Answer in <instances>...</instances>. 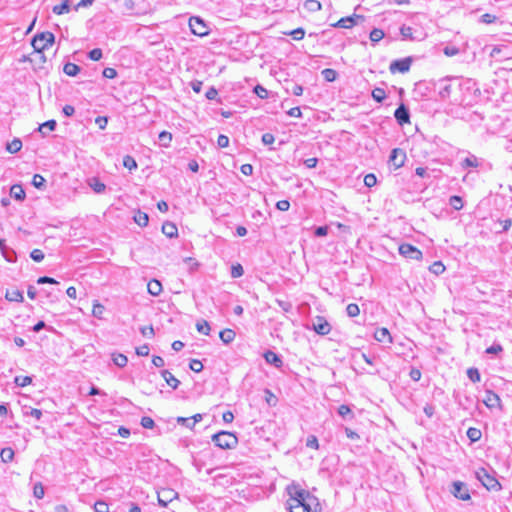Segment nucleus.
Masks as SVG:
<instances>
[{"label":"nucleus","mask_w":512,"mask_h":512,"mask_svg":"<svg viewBox=\"0 0 512 512\" xmlns=\"http://www.w3.org/2000/svg\"><path fill=\"white\" fill-rule=\"evenodd\" d=\"M196 329L201 334L209 335L210 325L207 321L201 320L196 323Z\"/></svg>","instance_id":"nucleus-37"},{"label":"nucleus","mask_w":512,"mask_h":512,"mask_svg":"<svg viewBox=\"0 0 512 512\" xmlns=\"http://www.w3.org/2000/svg\"><path fill=\"white\" fill-rule=\"evenodd\" d=\"M286 492L288 495L286 504L290 512H310L308 499L311 496L307 490L293 482L286 487Z\"/></svg>","instance_id":"nucleus-1"},{"label":"nucleus","mask_w":512,"mask_h":512,"mask_svg":"<svg viewBox=\"0 0 512 512\" xmlns=\"http://www.w3.org/2000/svg\"><path fill=\"white\" fill-rule=\"evenodd\" d=\"M189 367L192 371H194L196 373H199L203 370V364L201 363V361H199L197 359H192L190 361Z\"/></svg>","instance_id":"nucleus-48"},{"label":"nucleus","mask_w":512,"mask_h":512,"mask_svg":"<svg viewBox=\"0 0 512 512\" xmlns=\"http://www.w3.org/2000/svg\"><path fill=\"white\" fill-rule=\"evenodd\" d=\"M254 92L256 93V95L258 97H260L261 99H265L267 98L268 96V91L266 88H264L263 86L261 85H257L255 88H254Z\"/></svg>","instance_id":"nucleus-58"},{"label":"nucleus","mask_w":512,"mask_h":512,"mask_svg":"<svg viewBox=\"0 0 512 512\" xmlns=\"http://www.w3.org/2000/svg\"><path fill=\"white\" fill-rule=\"evenodd\" d=\"M243 273H244V270H243V267L240 264H236V265L232 266L231 276L233 278H239V277H241L243 275Z\"/></svg>","instance_id":"nucleus-51"},{"label":"nucleus","mask_w":512,"mask_h":512,"mask_svg":"<svg viewBox=\"0 0 512 512\" xmlns=\"http://www.w3.org/2000/svg\"><path fill=\"white\" fill-rule=\"evenodd\" d=\"M88 185L93 189L96 193H103L106 189V185L102 183L98 178L93 177L89 179Z\"/></svg>","instance_id":"nucleus-22"},{"label":"nucleus","mask_w":512,"mask_h":512,"mask_svg":"<svg viewBox=\"0 0 512 512\" xmlns=\"http://www.w3.org/2000/svg\"><path fill=\"white\" fill-rule=\"evenodd\" d=\"M429 270L436 274V275H439L441 273H443L445 271V266L443 265L442 262H434L430 267H429Z\"/></svg>","instance_id":"nucleus-44"},{"label":"nucleus","mask_w":512,"mask_h":512,"mask_svg":"<svg viewBox=\"0 0 512 512\" xmlns=\"http://www.w3.org/2000/svg\"><path fill=\"white\" fill-rule=\"evenodd\" d=\"M191 32L197 36H205L208 34V28L204 21L199 17H191L189 20Z\"/></svg>","instance_id":"nucleus-9"},{"label":"nucleus","mask_w":512,"mask_h":512,"mask_svg":"<svg viewBox=\"0 0 512 512\" xmlns=\"http://www.w3.org/2000/svg\"><path fill=\"white\" fill-rule=\"evenodd\" d=\"M495 20H496V16L489 14V13L483 14L480 18V22L485 23V24L494 23Z\"/></svg>","instance_id":"nucleus-60"},{"label":"nucleus","mask_w":512,"mask_h":512,"mask_svg":"<svg viewBox=\"0 0 512 512\" xmlns=\"http://www.w3.org/2000/svg\"><path fill=\"white\" fill-rule=\"evenodd\" d=\"M306 446L309 448L318 449L319 443L317 437L314 435L309 436L306 441Z\"/></svg>","instance_id":"nucleus-56"},{"label":"nucleus","mask_w":512,"mask_h":512,"mask_svg":"<svg viewBox=\"0 0 512 512\" xmlns=\"http://www.w3.org/2000/svg\"><path fill=\"white\" fill-rule=\"evenodd\" d=\"M399 253L407 259L419 260L422 258V252L415 246L404 243L399 246Z\"/></svg>","instance_id":"nucleus-7"},{"label":"nucleus","mask_w":512,"mask_h":512,"mask_svg":"<svg viewBox=\"0 0 512 512\" xmlns=\"http://www.w3.org/2000/svg\"><path fill=\"white\" fill-rule=\"evenodd\" d=\"M161 376L172 389H177L180 385V381L168 370H162Z\"/></svg>","instance_id":"nucleus-17"},{"label":"nucleus","mask_w":512,"mask_h":512,"mask_svg":"<svg viewBox=\"0 0 512 512\" xmlns=\"http://www.w3.org/2000/svg\"><path fill=\"white\" fill-rule=\"evenodd\" d=\"M21 148H22V142L20 139H17V138H15L11 142H9L6 147L7 151L12 154L18 152Z\"/></svg>","instance_id":"nucleus-33"},{"label":"nucleus","mask_w":512,"mask_h":512,"mask_svg":"<svg viewBox=\"0 0 512 512\" xmlns=\"http://www.w3.org/2000/svg\"><path fill=\"white\" fill-rule=\"evenodd\" d=\"M321 73L327 82H333L337 78V72L331 68H326Z\"/></svg>","instance_id":"nucleus-36"},{"label":"nucleus","mask_w":512,"mask_h":512,"mask_svg":"<svg viewBox=\"0 0 512 512\" xmlns=\"http://www.w3.org/2000/svg\"><path fill=\"white\" fill-rule=\"evenodd\" d=\"M217 144L220 148H225L229 145V138L226 135H219L217 139Z\"/></svg>","instance_id":"nucleus-63"},{"label":"nucleus","mask_w":512,"mask_h":512,"mask_svg":"<svg viewBox=\"0 0 512 512\" xmlns=\"http://www.w3.org/2000/svg\"><path fill=\"white\" fill-rule=\"evenodd\" d=\"M312 329L321 336L328 335L331 331L330 323L322 316H317L312 322Z\"/></svg>","instance_id":"nucleus-8"},{"label":"nucleus","mask_w":512,"mask_h":512,"mask_svg":"<svg viewBox=\"0 0 512 512\" xmlns=\"http://www.w3.org/2000/svg\"><path fill=\"white\" fill-rule=\"evenodd\" d=\"M52 11L57 15L68 13L70 11V1L65 0L62 4L54 6Z\"/></svg>","instance_id":"nucleus-29"},{"label":"nucleus","mask_w":512,"mask_h":512,"mask_svg":"<svg viewBox=\"0 0 512 512\" xmlns=\"http://www.w3.org/2000/svg\"><path fill=\"white\" fill-rule=\"evenodd\" d=\"M212 441L221 449H233L238 444L235 434L228 431H221L212 436Z\"/></svg>","instance_id":"nucleus-4"},{"label":"nucleus","mask_w":512,"mask_h":512,"mask_svg":"<svg viewBox=\"0 0 512 512\" xmlns=\"http://www.w3.org/2000/svg\"><path fill=\"white\" fill-rule=\"evenodd\" d=\"M377 183V178L374 174L370 173L364 177V184L367 187H373Z\"/></svg>","instance_id":"nucleus-54"},{"label":"nucleus","mask_w":512,"mask_h":512,"mask_svg":"<svg viewBox=\"0 0 512 512\" xmlns=\"http://www.w3.org/2000/svg\"><path fill=\"white\" fill-rule=\"evenodd\" d=\"M123 165L130 171L137 168V163H136L135 159L130 155H126L123 158Z\"/></svg>","instance_id":"nucleus-41"},{"label":"nucleus","mask_w":512,"mask_h":512,"mask_svg":"<svg viewBox=\"0 0 512 512\" xmlns=\"http://www.w3.org/2000/svg\"><path fill=\"white\" fill-rule=\"evenodd\" d=\"M159 143L163 147H168L172 141V134L167 131H162L159 134Z\"/></svg>","instance_id":"nucleus-32"},{"label":"nucleus","mask_w":512,"mask_h":512,"mask_svg":"<svg viewBox=\"0 0 512 512\" xmlns=\"http://www.w3.org/2000/svg\"><path fill=\"white\" fill-rule=\"evenodd\" d=\"M338 414L343 417V418H346L348 415H351V409L349 406L347 405H341L339 408H338Z\"/></svg>","instance_id":"nucleus-64"},{"label":"nucleus","mask_w":512,"mask_h":512,"mask_svg":"<svg viewBox=\"0 0 512 512\" xmlns=\"http://www.w3.org/2000/svg\"><path fill=\"white\" fill-rule=\"evenodd\" d=\"M362 19V16L354 14L352 16L344 17L338 20L336 23H334L332 26L337 28H352L354 25H356L357 20Z\"/></svg>","instance_id":"nucleus-14"},{"label":"nucleus","mask_w":512,"mask_h":512,"mask_svg":"<svg viewBox=\"0 0 512 512\" xmlns=\"http://www.w3.org/2000/svg\"><path fill=\"white\" fill-rule=\"evenodd\" d=\"M450 493L459 500L470 501L471 494L468 484L461 481H454L451 485Z\"/></svg>","instance_id":"nucleus-6"},{"label":"nucleus","mask_w":512,"mask_h":512,"mask_svg":"<svg viewBox=\"0 0 512 512\" xmlns=\"http://www.w3.org/2000/svg\"><path fill=\"white\" fill-rule=\"evenodd\" d=\"M304 8L309 12H317L321 10L322 5L318 0H306L304 2Z\"/></svg>","instance_id":"nucleus-27"},{"label":"nucleus","mask_w":512,"mask_h":512,"mask_svg":"<svg viewBox=\"0 0 512 512\" xmlns=\"http://www.w3.org/2000/svg\"><path fill=\"white\" fill-rule=\"evenodd\" d=\"M385 34L383 32V30L381 29H378V28H374L371 32H370V35H369V38L372 42L374 43H377L379 42L380 40H382L384 38Z\"/></svg>","instance_id":"nucleus-35"},{"label":"nucleus","mask_w":512,"mask_h":512,"mask_svg":"<svg viewBox=\"0 0 512 512\" xmlns=\"http://www.w3.org/2000/svg\"><path fill=\"white\" fill-rule=\"evenodd\" d=\"M63 71L66 75L74 77L80 72V67L77 64L68 62L64 65Z\"/></svg>","instance_id":"nucleus-26"},{"label":"nucleus","mask_w":512,"mask_h":512,"mask_svg":"<svg viewBox=\"0 0 512 512\" xmlns=\"http://www.w3.org/2000/svg\"><path fill=\"white\" fill-rule=\"evenodd\" d=\"M46 180L40 174H35L32 179V184L34 187L38 189H43L45 187Z\"/></svg>","instance_id":"nucleus-42"},{"label":"nucleus","mask_w":512,"mask_h":512,"mask_svg":"<svg viewBox=\"0 0 512 512\" xmlns=\"http://www.w3.org/2000/svg\"><path fill=\"white\" fill-rule=\"evenodd\" d=\"M102 50L100 48L92 49L88 53V57L93 61H99L102 58Z\"/></svg>","instance_id":"nucleus-49"},{"label":"nucleus","mask_w":512,"mask_h":512,"mask_svg":"<svg viewBox=\"0 0 512 512\" xmlns=\"http://www.w3.org/2000/svg\"><path fill=\"white\" fill-rule=\"evenodd\" d=\"M394 117L400 125L410 122L409 110L404 104H401L394 112Z\"/></svg>","instance_id":"nucleus-15"},{"label":"nucleus","mask_w":512,"mask_h":512,"mask_svg":"<svg viewBox=\"0 0 512 512\" xmlns=\"http://www.w3.org/2000/svg\"><path fill=\"white\" fill-rule=\"evenodd\" d=\"M177 423L178 424H181L189 429H193V421L190 417L186 418V417H178L177 418Z\"/></svg>","instance_id":"nucleus-57"},{"label":"nucleus","mask_w":512,"mask_h":512,"mask_svg":"<svg viewBox=\"0 0 512 512\" xmlns=\"http://www.w3.org/2000/svg\"><path fill=\"white\" fill-rule=\"evenodd\" d=\"M24 415L34 417L36 420H40L42 417V411L36 408H30L24 411Z\"/></svg>","instance_id":"nucleus-47"},{"label":"nucleus","mask_w":512,"mask_h":512,"mask_svg":"<svg viewBox=\"0 0 512 512\" xmlns=\"http://www.w3.org/2000/svg\"><path fill=\"white\" fill-rule=\"evenodd\" d=\"M264 358L267 363L274 365L275 367L279 368L282 366L283 362L279 355H277L273 351H266L264 353Z\"/></svg>","instance_id":"nucleus-18"},{"label":"nucleus","mask_w":512,"mask_h":512,"mask_svg":"<svg viewBox=\"0 0 512 512\" xmlns=\"http://www.w3.org/2000/svg\"><path fill=\"white\" fill-rule=\"evenodd\" d=\"M476 478L482 483L487 490L499 491L502 487L495 477V471L491 472L486 468H479L475 472Z\"/></svg>","instance_id":"nucleus-2"},{"label":"nucleus","mask_w":512,"mask_h":512,"mask_svg":"<svg viewBox=\"0 0 512 512\" xmlns=\"http://www.w3.org/2000/svg\"><path fill=\"white\" fill-rule=\"evenodd\" d=\"M405 159V152L399 148H395L391 151L389 162L395 169H398L404 165Z\"/></svg>","instance_id":"nucleus-12"},{"label":"nucleus","mask_w":512,"mask_h":512,"mask_svg":"<svg viewBox=\"0 0 512 512\" xmlns=\"http://www.w3.org/2000/svg\"><path fill=\"white\" fill-rule=\"evenodd\" d=\"M5 298L10 302L22 303L24 301L23 292L18 289H7Z\"/></svg>","instance_id":"nucleus-16"},{"label":"nucleus","mask_w":512,"mask_h":512,"mask_svg":"<svg viewBox=\"0 0 512 512\" xmlns=\"http://www.w3.org/2000/svg\"><path fill=\"white\" fill-rule=\"evenodd\" d=\"M235 332L232 329H224L219 333L220 339L225 344L231 343L235 339Z\"/></svg>","instance_id":"nucleus-23"},{"label":"nucleus","mask_w":512,"mask_h":512,"mask_svg":"<svg viewBox=\"0 0 512 512\" xmlns=\"http://www.w3.org/2000/svg\"><path fill=\"white\" fill-rule=\"evenodd\" d=\"M112 361L113 363L119 367V368H123L127 365L128 363V358L124 355V354H121V353H113L112 354Z\"/></svg>","instance_id":"nucleus-24"},{"label":"nucleus","mask_w":512,"mask_h":512,"mask_svg":"<svg viewBox=\"0 0 512 512\" xmlns=\"http://www.w3.org/2000/svg\"><path fill=\"white\" fill-rule=\"evenodd\" d=\"M56 125L57 124H56L55 120H48L38 127V131L41 132L43 135H45L46 134L44 131L45 129H48L49 131H53V130H55Z\"/></svg>","instance_id":"nucleus-38"},{"label":"nucleus","mask_w":512,"mask_h":512,"mask_svg":"<svg viewBox=\"0 0 512 512\" xmlns=\"http://www.w3.org/2000/svg\"><path fill=\"white\" fill-rule=\"evenodd\" d=\"M33 492H34V496L37 499H42L44 496V488L40 483L35 484Z\"/></svg>","instance_id":"nucleus-62"},{"label":"nucleus","mask_w":512,"mask_h":512,"mask_svg":"<svg viewBox=\"0 0 512 512\" xmlns=\"http://www.w3.org/2000/svg\"><path fill=\"white\" fill-rule=\"evenodd\" d=\"M481 436H482V432L478 428L470 427L467 430V437L470 439L471 442L479 441Z\"/></svg>","instance_id":"nucleus-31"},{"label":"nucleus","mask_w":512,"mask_h":512,"mask_svg":"<svg viewBox=\"0 0 512 512\" xmlns=\"http://www.w3.org/2000/svg\"><path fill=\"white\" fill-rule=\"evenodd\" d=\"M104 306L101 305L100 303H95L93 305V310H92V313H93V316L97 317V318H101L103 313H104Z\"/></svg>","instance_id":"nucleus-53"},{"label":"nucleus","mask_w":512,"mask_h":512,"mask_svg":"<svg viewBox=\"0 0 512 512\" xmlns=\"http://www.w3.org/2000/svg\"><path fill=\"white\" fill-rule=\"evenodd\" d=\"M450 206H452L455 210H460L463 207V200L459 196H451L450 197Z\"/></svg>","instance_id":"nucleus-45"},{"label":"nucleus","mask_w":512,"mask_h":512,"mask_svg":"<svg viewBox=\"0 0 512 512\" xmlns=\"http://www.w3.org/2000/svg\"><path fill=\"white\" fill-rule=\"evenodd\" d=\"M372 98L378 102V103H381L385 98H386V92L383 88H374L372 90Z\"/></svg>","instance_id":"nucleus-34"},{"label":"nucleus","mask_w":512,"mask_h":512,"mask_svg":"<svg viewBox=\"0 0 512 512\" xmlns=\"http://www.w3.org/2000/svg\"><path fill=\"white\" fill-rule=\"evenodd\" d=\"M346 312H347V315L349 317H356L359 315L360 313V309H359V306L355 303H350L348 304V306L346 307Z\"/></svg>","instance_id":"nucleus-43"},{"label":"nucleus","mask_w":512,"mask_h":512,"mask_svg":"<svg viewBox=\"0 0 512 512\" xmlns=\"http://www.w3.org/2000/svg\"><path fill=\"white\" fill-rule=\"evenodd\" d=\"M55 37L51 32H42L37 34L32 39V46L35 51L42 52L45 49H48L54 43Z\"/></svg>","instance_id":"nucleus-5"},{"label":"nucleus","mask_w":512,"mask_h":512,"mask_svg":"<svg viewBox=\"0 0 512 512\" xmlns=\"http://www.w3.org/2000/svg\"><path fill=\"white\" fill-rule=\"evenodd\" d=\"M467 376L473 383H477L481 380L478 369L474 367H471L467 370Z\"/></svg>","instance_id":"nucleus-39"},{"label":"nucleus","mask_w":512,"mask_h":512,"mask_svg":"<svg viewBox=\"0 0 512 512\" xmlns=\"http://www.w3.org/2000/svg\"><path fill=\"white\" fill-rule=\"evenodd\" d=\"M95 512H109V506L104 501H97L94 505Z\"/></svg>","instance_id":"nucleus-52"},{"label":"nucleus","mask_w":512,"mask_h":512,"mask_svg":"<svg viewBox=\"0 0 512 512\" xmlns=\"http://www.w3.org/2000/svg\"><path fill=\"white\" fill-rule=\"evenodd\" d=\"M32 378L30 376H16L14 378V383L19 387H25L31 384Z\"/></svg>","instance_id":"nucleus-40"},{"label":"nucleus","mask_w":512,"mask_h":512,"mask_svg":"<svg viewBox=\"0 0 512 512\" xmlns=\"http://www.w3.org/2000/svg\"><path fill=\"white\" fill-rule=\"evenodd\" d=\"M483 403L489 409L493 408H501V399L498 394L494 393L491 390L485 391V396L483 398Z\"/></svg>","instance_id":"nucleus-13"},{"label":"nucleus","mask_w":512,"mask_h":512,"mask_svg":"<svg viewBox=\"0 0 512 512\" xmlns=\"http://www.w3.org/2000/svg\"><path fill=\"white\" fill-rule=\"evenodd\" d=\"M30 257L35 261V262H41L43 259H44V253L42 250L40 249H34L31 251L30 253Z\"/></svg>","instance_id":"nucleus-50"},{"label":"nucleus","mask_w":512,"mask_h":512,"mask_svg":"<svg viewBox=\"0 0 512 512\" xmlns=\"http://www.w3.org/2000/svg\"><path fill=\"white\" fill-rule=\"evenodd\" d=\"M0 457L4 463H9L14 458V450L10 447L3 448L0 452Z\"/></svg>","instance_id":"nucleus-28"},{"label":"nucleus","mask_w":512,"mask_h":512,"mask_svg":"<svg viewBox=\"0 0 512 512\" xmlns=\"http://www.w3.org/2000/svg\"><path fill=\"white\" fill-rule=\"evenodd\" d=\"M178 493L170 488L161 489L158 492V503L162 507H167V505L172 502L174 499H177Z\"/></svg>","instance_id":"nucleus-11"},{"label":"nucleus","mask_w":512,"mask_h":512,"mask_svg":"<svg viewBox=\"0 0 512 512\" xmlns=\"http://www.w3.org/2000/svg\"><path fill=\"white\" fill-rule=\"evenodd\" d=\"M276 303L279 305V307H280L284 312H289V311H291V309H292V304H291V302H289V301H284V300L277 299V300H276Z\"/></svg>","instance_id":"nucleus-59"},{"label":"nucleus","mask_w":512,"mask_h":512,"mask_svg":"<svg viewBox=\"0 0 512 512\" xmlns=\"http://www.w3.org/2000/svg\"><path fill=\"white\" fill-rule=\"evenodd\" d=\"M141 425L143 428L152 429L154 427L155 423L151 417L144 416L141 419Z\"/></svg>","instance_id":"nucleus-55"},{"label":"nucleus","mask_w":512,"mask_h":512,"mask_svg":"<svg viewBox=\"0 0 512 512\" xmlns=\"http://www.w3.org/2000/svg\"><path fill=\"white\" fill-rule=\"evenodd\" d=\"M288 35L292 36V38L294 40H302L305 36V31L303 28H297V29H294L292 31H290L289 33H287Z\"/></svg>","instance_id":"nucleus-46"},{"label":"nucleus","mask_w":512,"mask_h":512,"mask_svg":"<svg viewBox=\"0 0 512 512\" xmlns=\"http://www.w3.org/2000/svg\"><path fill=\"white\" fill-rule=\"evenodd\" d=\"M103 76L108 79H113L117 76V72L114 68L107 67L103 70Z\"/></svg>","instance_id":"nucleus-61"},{"label":"nucleus","mask_w":512,"mask_h":512,"mask_svg":"<svg viewBox=\"0 0 512 512\" xmlns=\"http://www.w3.org/2000/svg\"><path fill=\"white\" fill-rule=\"evenodd\" d=\"M162 232L169 238H173L178 235V229L172 222H165L162 225Z\"/></svg>","instance_id":"nucleus-20"},{"label":"nucleus","mask_w":512,"mask_h":512,"mask_svg":"<svg viewBox=\"0 0 512 512\" xmlns=\"http://www.w3.org/2000/svg\"><path fill=\"white\" fill-rule=\"evenodd\" d=\"M10 196L17 201H23L26 197V194L21 185L14 184L10 188Z\"/></svg>","instance_id":"nucleus-19"},{"label":"nucleus","mask_w":512,"mask_h":512,"mask_svg":"<svg viewBox=\"0 0 512 512\" xmlns=\"http://www.w3.org/2000/svg\"><path fill=\"white\" fill-rule=\"evenodd\" d=\"M375 339L379 342H385L386 340L390 343L392 342L390 333L386 328L378 329L375 332Z\"/></svg>","instance_id":"nucleus-25"},{"label":"nucleus","mask_w":512,"mask_h":512,"mask_svg":"<svg viewBox=\"0 0 512 512\" xmlns=\"http://www.w3.org/2000/svg\"><path fill=\"white\" fill-rule=\"evenodd\" d=\"M411 63H412V59L410 57L395 60V61L391 62L390 66H389V70L393 74L397 73V72L406 73L409 71Z\"/></svg>","instance_id":"nucleus-10"},{"label":"nucleus","mask_w":512,"mask_h":512,"mask_svg":"<svg viewBox=\"0 0 512 512\" xmlns=\"http://www.w3.org/2000/svg\"><path fill=\"white\" fill-rule=\"evenodd\" d=\"M134 221L141 227H145L148 225V215L144 212L138 211L134 216Z\"/></svg>","instance_id":"nucleus-30"},{"label":"nucleus","mask_w":512,"mask_h":512,"mask_svg":"<svg viewBox=\"0 0 512 512\" xmlns=\"http://www.w3.org/2000/svg\"><path fill=\"white\" fill-rule=\"evenodd\" d=\"M453 161L462 169L477 168L480 165L479 159L472 153L465 150H458L453 155Z\"/></svg>","instance_id":"nucleus-3"},{"label":"nucleus","mask_w":512,"mask_h":512,"mask_svg":"<svg viewBox=\"0 0 512 512\" xmlns=\"http://www.w3.org/2000/svg\"><path fill=\"white\" fill-rule=\"evenodd\" d=\"M148 292L153 296H158L162 292V284L156 279H152L147 284Z\"/></svg>","instance_id":"nucleus-21"}]
</instances>
